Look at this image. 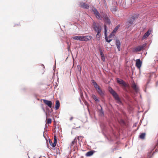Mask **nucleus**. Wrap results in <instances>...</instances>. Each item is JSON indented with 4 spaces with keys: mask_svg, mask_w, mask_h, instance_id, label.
Returning a JSON list of instances; mask_svg holds the SVG:
<instances>
[{
    "mask_svg": "<svg viewBox=\"0 0 158 158\" xmlns=\"http://www.w3.org/2000/svg\"><path fill=\"white\" fill-rule=\"evenodd\" d=\"M73 119V117H71L70 118V120H72V119Z\"/></svg>",
    "mask_w": 158,
    "mask_h": 158,
    "instance_id": "nucleus-37",
    "label": "nucleus"
},
{
    "mask_svg": "<svg viewBox=\"0 0 158 158\" xmlns=\"http://www.w3.org/2000/svg\"><path fill=\"white\" fill-rule=\"evenodd\" d=\"M79 6L83 9H88L89 7V5L83 2H80L79 4Z\"/></svg>",
    "mask_w": 158,
    "mask_h": 158,
    "instance_id": "nucleus-4",
    "label": "nucleus"
},
{
    "mask_svg": "<svg viewBox=\"0 0 158 158\" xmlns=\"http://www.w3.org/2000/svg\"><path fill=\"white\" fill-rule=\"evenodd\" d=\"M101 108L98 110V112L99 113V115L101 116H103L104 115V112L102 110V107L100 105Z\"/></svg>",
    "mask_w": 158,
    "mask_h": 158,
    "instance_id": "nucleus-19",
    "label": "nucleus"
},
{
    "mask_svg": "<svg viewBox=\"0 0 158 158\" xmlns=\"http://www.w3.org/2000/svg\"><path fill=\"white\" fill-rule=\"evenodd\" d=\"M92 10L95 15L97 19H102V17L100 15L99 13L95 8L93 7L92 9Z\"/></svg>",
    "mask_w": 158,
    "mask_h": 158,
    "instance_id": "nucleus-3",
    "label": "nucleus"
},
{
    "mask_svg": "<svg viewBox=\"0 0 158 158\" xmlns=\"http://www.w3.org/2000/svg\"><path fill=\"white\" fill-rule=\"evenodd\" d=\"M92 38V36L91 35L82 36V41H87Z\"/></svg>",
    "mask_w": 158,
    "mask_h": 158,
    "instance_id": "nucleus-5",
    "label": "nucleus"
},
{
    "mask_svg": "<svg viewBox=\"0 0 158 158\" xmlns=\"http://www.w3.org/2000/svg\"><path fill=\"white\" fill-rule=\"evenodd\" d=\"M94 87L95 88L96 90L98 89V88H100L99 87L98 85L97 84H96V85H94Z\"/></svg>",
    "mask_w": 158,
    "mask_h": 158,
    "instance_id": "nucleus-31",
    "label": "nucleus"
},
{
    "mask_svg": "<svg viewBox=\"0 0 158 158\" xmlns=\"http://www.w3.org/2000/svg\"><path fill=\"white\" fill-rule=\"evenodd\" d=\"M102 60L103 61H105V57H104V56L103 57H102Z\"/></svg>",
    "mask_w": 158,
    "mask_h": 158,
    "instance_id": "nucleus-36",
    "label": "nucleus"
},
{
    "mask_svg": "<svg viewBox=\"0 0 158 158\" xmlns=\"http://www.w3.org/2000/svg\"><path fill=\"white\" fill-rule=\"evenodd\" d=\"M60 106V103L59 101L57 100L56 102L55 108L56 110L58 109Z\"/></svg>",
    "mask_w": 158,
    "mask_h": 158,
    "instance_id": "nucleus-21",
    "label": "nucleus"
},
{
    "mask_svg": "<svg viewBox=\"0 0 158 158\" xmlns=\"http://www.w3.org/2000/svg\"><path fill=\"white\" fill-rule=\"evenodd\" d=\"M73 39L77 40H80L82 41V36H77L73 37Z\"/></svg>",
    "mask_w": 158,
    "mask_h": 158,
    "instance_id": "nucleus-17",
    "label": "nucleus"
},
{
    "mask_svg": "<svg viewBox=\"0 0 158 158\" xmlns=\"http://www.w3.org/2000/svg\"><path fill=\"white\" fill-rule=\"evenodd\" d=\"M52 122V120L51 118H48L47 120V123L48 124H50Z\"/></svg>",
    "mask_w": 158,
    "mask_h": 158,
    "instance_id": "nucleus-28",
    "label": "nucleus"
},
{
    "mask_svg": "<svg viewBox=\"0 0 158 158\" xmlns=\"http://www.w3.org/2000/svg\"><path fill=\"white\" fill-rule=\"evenodd\" d=\"M115 44L118 51H120L121 43L118 40H116Z\"/></svg>",
    "mask_w": 158,
    "mask_h": 158,
    "instance_id": "nucleus-13",
    "label": "nucleus"
},
{
    "mask_svg": "<svg viewBox=\"0 0 158 158\" xmlns=\"http://www.w3.org/2000/svg\"><path fill=\"white\" fill-rule=\"evenodd\" d=\"M100 52L101 57H103L104 56V55L103 53L102 50L101 49L100 50Z\"/></svg>",
    "mask_w": 158,
    "mask_h": 158,
    "instance_id": "nucleus-29",
    "label": "nucleus"
},
{
    "mask_svg": "<svg viewBox=\"0 0 158 158\" xmlns=\"http://www.w3.org/2000/svg\"><path fill=\"white\" fill-rule=\"evenodd\" d=\"M117 81L118 83L120 84H121L123 85L124 86H126V84L125 82L122 79H119L118 78H117Z\"/></svg>",
    "mask_w": 158,
    "mask_h": 158,
    "instance_id": "nucleus-14",
    "label": "nucleus"
},
{
    "mask_svg": "<svg viewBox=\"0 0 158 158\" xmlns=\"http://www.w3.org/2000/svg\"><path fill=\"white\" fill-rule=\"evenodd\" d=\"M119 158H122L121 157H120Z\"/></svg>",
    "mask_w": 158,
    "mask_h": 158,
    "instance_id": "nucleus-39",
    "label": "nucleus"
},
{
    "mask_svg": "<svg viewBox=\"0 0 158 158\" xmlns=\"http://www.w3.org/2000/svg\"><path fill=\"white\" fill-rule=\"evenodd\" d=\"M119 27V25H118L116 26L115 28L114 29V30L112 31L113 32H114V34H115L116 31L118 30V28Z\"/></svg>",
    "mask_w": 158,
    "mask_h": 158,
    "instance_id": "nucleus-25",
    "label": "nucleus"
},
{
    "mask_svg": "<svg viewBox=\"0 0 158 158\" xmlns=\"http://www.w3.org/2000/svg\"><path fill=\"white\" fill-rule=\"evenodd\" d=\"M132 87L136 92H138L139 89L138 88L137 86L136 85L135 83L132 84Z\"/></svg>",
    "mask_w": 158,
    "mask_h": 158,
    "instance_id": "nucleus-20",
    "label": "nucleus"
},
{
    "mask_svg": "<svg viewBox=\"0 0 158 158\" xmlns=\"http://www.w3.org/2000/svg\"><path fill=\"white\" fill-rule=\"evenodd\" d=\"M109 90L111 94L113 95L115 100L119 104H122V102L120 98L117 93L111 88H109Z\"/></svg>",
    "mask_w": 158,
    "mask_h": 158,
    "instance_id": "nucleus-1",
    "label": "nucleus"
},
{
    "mask_svg": "<svg viewBox=\"0 0 158 158\" xmlns=\"http://www.w3.org/2000/svg\"><path fill=\"white\" fill-rule=\"evenodd\" d=\"M81 137V136H77L74 139V140L72 142L71 144H70V147H72L74 145H76L77 142V139H78L79 141V142L80 138Z\"/></svg>",
    "mask_w": 158,
    "mask_h": 158,
    "instance_id": "nucleus-6",
    "label": "nucleus"
},
{
    "mask_svg": "<svg viewBox=\"0 0 158 158\" xmlns=\"http://www.w3.org/2000/svg\"><path fill=\"white\" fill-rule=\"evenodd\" d=\"M43 100L44 103L47 105L49 107H52V102L51 101L45 99H43Z\"/></svg>",
    "mask_w": 158,
    "mask_h": 158,
    "instance_id": "nucleus-12",
    "label": "nucleus"
},
{
    "mask_svg": "<svg viewBox=\"0 0 158 158\" xmlns=\"http://www.w3.org/2000/svg\"><path fill=\"white\" fill-rule=\"evenodd\" d=\"M93 28L94 31L96 32H101L102 30V28L101 26L97 25L96 23L94 22L93 23Z\"/></svg>",
    "mask_w": 158,
    "mask_h": 158,
    "instance_id": "nucleus-2",
    "label": "nucleus"
},
{
    "mask_svg": "<svg viewBox=\"0 0 158 158\" xmlns=\"http://www.w3.org/2000/svg\"><path fill=\"white\" fill-rule=\"evenodd\" d=\"M142 63L139 59H137L136 60V66L138 69L140 68Z\"/></svg>",
    "mask_w": 158,
    "mask_h": 158,
    "instance_id": "nucleus-10",
    "label": "nucleus"
},
{
    "mask_svg": "<svg viewBox=\"0 0 158 158\" xmlns=\"http://www.w3.org/2000/svg\"><path fill=\"white\" fill-rule=\"evenodd\" d=\"M102 16L103 17L106 22L108 24H110L111 23L110 21V19L107 17V15L104 14L103 15H102Z\"/></svg>",
    "mask_w": 158,
    "mask_h": 158,
    "instance_id": "nucleus-8",
    "label": "nucleus"
},
{
    "mask_svg": "<svg viewBox=\"0 0 158 158\" xmlns=\"http://www.w3.org/2000/svg\"><path fill=\"white\" fill-rule=\"evenodd\" d=\"M93 152L91 151H90L88 152L86 154V155L87 156H91L93 154Z\"/></svg>",
    "mask_w": 158,
    "mask_h": 158,
    "instance_id": "nucleus-23",
    "label": "nucleus"
},
{
    "mask_svg": "<svg viewBox=\"0 0 158 158\" xmlns=\"http://www.w3.org/2000/svg\"><path fill=\"white\" fill-rule=\"evenodd\" d=\"M115 34L114 32L112 31L110 33V34L109 35L108 38L109 39H110L113 36H114L115 35Z\"/></svg>",
    "mask_w": 158,
    "mask_h": 158,
    "instance_id": "nucleus-27",
    "label": "nucleus"
},
{
    "mask_svg": "<svg viewBox=\"0 0 158 158\" xmlns=\"http://www.w3.org/2000/svg\"><path fill=\"white\" fill-rule=\"evenodd\" d=\"M151 152H150L148 153V158H150L151 156Z\"/></svg>",
    "mask_w": 158,
    "mask_h": 158,
    "instance_id": "nucleus-30",
    "label": "nucleus"
},
{
    "mask_svg": "<svg viewBox=\"0 0 158 158\" xmlns=\"http://www.w3.org/2000/svg\"><path fill=\"white\" fill-rule=\"evenodd\" d=\"M77 67L78 69L80 71L81 70V67L79 65H78V66H77Z\"/></svg>",
    "mask_w": 158,
    "mask_h": 158,
    "instance_id": "nucleus-35",
    "label": "nucleus"
},
{
    "mask_svg": "<svg viewBox=\"0 0 158 158\" xmlns=\"http://www.w3.org/2000/svg\"><path fill=\"white\" fill-rule=\"evenodd\" d=\"M104 29H105V39L106 41L108 43H110V42H111L112 40V39H108V37L106 35V31H107V29H106V25H105L104 26Z\"/></svg>",
    "mask_w": 158,
    "mask_h": 158,
    "instance_id": "nucleus-7",
    "label": "nucleus"
},
{
    "mask_svg": "<svg viewBox=\"0 0 158 158\" xmlns=\"http://www.w3.org/2000/svg\"><path fill=\"white\" fill-rule=\"evenodd\" d=\"M50 142H51V144H53V143H52V142L51 141Z\"/></svg>",
    "mask_w": 158,
    "mask_h": 158,
    "instance_id": "nucleus-38",
    "label": "nucleus"
},
{
    "mask_svg": "<svg viewBox=\"0 0 158 158\" xmlns=\"http://www.w3.org/2000/svg\"><path fill=\"white\" fill-rule=\"evenodd\" d=\"M142 49V47H141V45H140L135 48L134 49V50L135 52H137L140 51Z\"/></svg>",
    "mask_w": 158,
    "mask_h": 158,
    "instance_id": "nucleus-16",
    "label": "nucleus"
},
{
    "mask_svg": "<svg viewBox=\"0 0 158 158\" xmlns=\"http://www.w3.org/2000/svg\"><path fill=\"white\" fill-rule=\"evenodd\" d=\"M54 142L53 144H51L50 142L51 141V140L50 139L49 140V142L50 144L52 147H55L56 146V136H54Z\"/></svg>",
    "mask_w": 158,
    "mask_h": 158,
    "instance_id": "nucleus-15",
    "label": "nucleus"
},
{
    "mask_svg": "<svg viewBox=\"0 0 158 158\" xmlns=\"http://www.w3.org/2000/svg\"><path fill=\"white\" fill-rule=\"evenodd\" d=\"M151 30H148L143 35L142 39H144L147 38L148 36L150 35L151 33Z\"/></svg>",
    "mask_w": 158,
    "mask_h": 158,
    "instance_id": "nucleus-11",
    "label": "nucleus"
},
{
    "mask_svg": "<svg viewBox=\"0 0 158 158\" xmlns=\"http://www.w3.org/2000/svg\"><path fill=\"white\" fill-rule=\"evenodd\" d=\"M145 133H143L139 135V138L141 139H144L145 138Z\"/></svg>",
    "mask_w": 158,
    "mask_h": 158,
    "instance_id": "nucleus-22",
    "label": "nucleus"
},
{
    "mask_svg": "<svg viewBox=\"0 0 158 158\" xmlns=\"http://www.w3.org/2000/svg\"><path fill=\"white\" fill-rule=\"evenodd\" d=\"M98 93L101 96H103L104 95V93L103 92L102 90L100 88H98V89H96Z\"/></svg>",
    "mask_w": 158,
    "mask_h": 158,
    "instance_id": "nucleus-18",
    "label": "nucleus"
},
{
    "mask_svg": "<svg viewBox=\"0 0 158 158\" xmlns=\"http://www.w3.org/2000/svg\"><path fill=\"white\" fill-rule=\"evenodd\" d=\"M92 83L93 84L94 86L96 85V84H97V83L94 80H93L92 81Z\"/></svg>",
    "mask_w": 158,
    "mask_h": 158,
    "instance_id": "nucleus-32",
    "label": "nucleus"
},
{
    "mask_svg": "<svg viewBox=\"0 0 158 158\" xmlns=\"http://www.w3.org/2000/svg\"><path fill=\"white\" fill-rule=\"evenodd\" d=\"M80 95H81V97H82L83 96V92H82V91L81 90H80Z\"/></svg>",
    "mask_w": 158,
    "mask_h": 158,
    "instance_id": "nucleus-34",
    "label": "nucleus"
},
{
    "mask_svg": "<svg viewBox=\"0 0 158 158\" xmlns=\"http://www.w3.org/2000/svg\"><path fill=\"white\" fill-rule=\"evenodd\" d=\"M141 46V47H142V49H143L144 48L146 47V44H143L142 46Z\"/></svg>",
    "mask_w": 158,
    "mask_h": 158,
    "instance_id": "nucleus-33",
    "label": "nucleus"
},
{
    "mask_svg": "<svg viewBox=\"0 0 158 158\" xmlns=\"http://www.w3.org/2000/svg\"><path fill=\"white\" fill-rule=\"evenodd\" d=\"M92 98L95 101L98 102H99V100L96 95H92Z\"/></svg>",
    "mask_w": 158,
    "mask_h": 158,
    "instance_id": "nucleus-26",
    "label": "nucleus"
},
{
    "mask_svg": "<svg viewBox=\"0 0 158 158\" xmlns=\"http://www.w3.org/2000/svg\"><path fill=\"white\" fill-rule=\"evenodd\" d=\"M101 32H98L97 33L96 35V38L97 40H100V37L101 35Z\"/></svg>",
    "mask_w": 158,
    "mask_h": 158,
    "instance_id": "nucleus-24",
    "label": "nucleus"
},
{
    "mask_svg": "<svg viewBox=\"0 0 158 158\" xmlns=\"http://www.w3.org/2000/svg\"><path fill=\"white\" fill-rule=\"evenodd\" d=\"M138 16V15H134L131 17V19L129 20V21H128V22L130 24H132L133 23L135 19L136 18H137Z\"/></svg>",
    "mask_w": 158,
    "mask_h": 158,
    "instance_id": "nucleus-9",
    "label": "nucleus"
}]
</instances>
